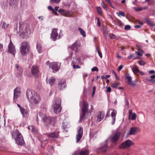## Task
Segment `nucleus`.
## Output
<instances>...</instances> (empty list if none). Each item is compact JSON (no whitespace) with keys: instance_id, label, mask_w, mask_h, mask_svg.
Listing matches in <instances>:
<instances>
[{"instance_id":"obj_1","label":"nucleus","mask_w":155,"mask_h":155,"mask_svg":"<svg viewBox=\"0 0 155 155\" xmlns=\"http://www.w3.org/2000/svg\"><path fill=\"white\" fill-rule=\"evenodd\" d=\"M19 29L20 31H21L24 28V30L21 32L20 35L21 37L23 39H26L28 37V35L30 34V31L29 28V26L25 24L23 22H20L19 23Z\"/></svg>"},{"instance_id":"obj_2","label":"nucleus","mask_w":155,"mask_h":155,"mask_svg":"<svg viewBox=\"0 0 155 155\" xmlns=\"http://www.w3.org/2000/svg\"><path fill=\"white\" fill-rule=\"evenodd\" d=\"M39 116L41 118V120L46 126L48 127L51 122V117L45 114H43L41 112H39L36 115V121L38 123V117Z\"/></svg>"},{"instance_id":"obj_3","label":"nucleus","mask_w":155,"mask_h":155,"mask_svg":"<svg viewBox=\"0 0 155 155\" xmlns=\"http://www.w3.org/2000/svg\"><path fill=\"white\" fill-rule=\"evenodd\" d=\"M82 107L81 109V114L80 115L79 122H81L85 117L86 114L88 112V104L87 102L83 100L81 102Z\"/></svg>"},{"instance_id":"obj_4","label":"nucleus","mask_w":155,"mask_h":155,"mask_svg":"<svg viewBox=\"0 0 155 155\" xmlns=\"http://www.w3.org/2000/svg\"><path fill=\"white\" fill-rule=\"evenodd\" d=\"M30 46L28 42L26 41H24L22 43L20 48V51L23 56H26L30 50Z\"/></svg>"},{"instance_id":"obj_5","label":"nucleus","mask_w":155,"mask_h":155,"mask_svg":"<svg viewBox=\"0 0 155 155\" xmlns=\"http://www.w3.org/2000/svg\"><path fill=\"white\" fill-rule=\"evenodd\" d=\"M61 99L57 98L54 100L53 103V108L54 112L55 114H59L61 110Z\"/></svg>"},{"instance_id":"obj_6","label":"nucleus","mask_w":155,"mask_h":155,"mask_svg":"<svg viewBox=\"0 0 155 155\" xmlns=\"http://www.w3.org/2000/svg\"><path fill=\"white\" fill-rule=\"evenodd\" d=\"M120 135L121 133L120 132H116L110 138L111 143L114 145H117Z\"/></svg>"},{"instance_id":"obj_7","label":"nucleus","mask_w":155,"mask_h":155,"mask_svg":"<svg viewBox=\"0 0 155 155\" xmlns=\"http://www.w3.org/2000/svg\"><path fill=\"white\" fill-rule=\"evenodd\" d=\"M15 140L18 145H22L24 143V141L21 134L18 131Z\"/></svg>"},{"instance_id":"obj_8","label":"nucleus","mask_w":155,"mask_h":155,"mask_svg":"<svg viewBox=\"0 0 155 155\" xmlns=\"http://www.w3.org/2000/svg\"><path fill=\"white\" fill-rule=\"evenodd\" d=\"M41 100L40 96L37 93L34 94L33 96L30 99V101L35 104H38L40 102Z\"/></svg>"},{"instance_id":"obj_9","label":"nucleus","mask_w":155,"mask_h":155,"mask_svg":"<svg viewBox=\"0 0 155 155\" xmlns=\"http://www.w3.org/2000/svg\"><path fill=\"white\" fill-rule=\"evenodd\" d=\"M61 63L58 62H53L50 64L49 67L51 68L54 73L58 71L60 68Z\"/></svg>"},{"instance_id":"obj_10","label":"nucleus","mask_w":155,"mask_h":155,"mask_svg":"<svg viewBox=\"0 0 155 155\" xmlns=\"http://www.w3.org/2000/svg\"><path fill=\"white\" fill-rule=\"evenodd\" d=\"M58 30V29L57 28H54L52 30L50 38L54 41H55L57 39H59L60 38L59 36H58V34L57 32Z\"/></svg>"},{"instance_id":"obj_11","label":"nucleus","mask_w":155,"mask_h":155,"mask_svg":"<svg viewBox=\"0 0 155 155\" xmlns=\"http://www.w3.org/2000/svg\"><path fill=\"white\" fill-rule=\"evenodd\" d=\"M83 134V129L82 127L78 128L77 131V134H76V143H78L81 138Z\"/></svg>"},{"instance_id":"obj_12","label":"nucleus","mask_w":155,"mask_h":155,"mask_svg":"<svg viewBox=\"0 0 155 155\" xmlns=\"http://www.w3.org/2000/svg\"><path fill=\"white\" fill-rule=\"evenodd\" d=\"M134 144L130 140H126L125 142H123L120 145V148H123L127 147H129L131 145Z\"/></svg>"},{"instance_id":"obj_13","label":"nucleus","mask_w":155,"mask_h":155,"mask_svg":"<svg viewBox=\"0 0 155 155\" xmlns=\"http://www.w3.org/2000/svg\"><path fill=\"white\" fill-rule=\"evenodd\" d=\"M36 93L34 91L28 89L26 91V95L27 98L30 101V99L34 95V94Z\"/></svg>"},{"instance_id":"obj_14","label":"nucleus","mask_w":155,"mask_h":155,"mask_svg":"<svg viewBox=\"0 0 155 155\" xmlns=\"http://www.w3.org/2000/svg\"><path fill=\"white\" fill-rule=\"evenodd\" d=\"M79 47L80 45L78 42L76 41L72 45L71 48L72 50H75L76 52H78Z\"/></svg>"},{"instance_id":"obj_15","label":"nucleus","mask_w":155,"mask_h":155,"mask_svg":"<svg viewBox=\"0 0 155 155\" xmlns=\"http://www.w3.org/2000/svg\"><path fill=\"white\" fill-rule=\"evenodd\" d=\"M47 136L52 138H57L58 137L59 132L58 131H54L47 134Z\"/></svg>"},{"instance_id":"obj_16","label":"nucleus","mask_w":155,"mask_h":155,"mask_svg":"<svg viewBox=\"0 0 155 155\" xmlns=\"http://www.w3.org/2000/svg\"><path fill=\"white\" fill-rule=\"evenodd\" d=\"M31 72L32 74L35 76H37L39 72V70L37 66L33 65L31 68Z\"/></svg>"},{"instance_id":"obj_17","label":"nucleus","mask_w":155,"mask_h":155,"mask_svg":"<svg viewBox=\"0 0 155 155\" xmlns=\"http://www.w3.org/2000/svg\"><path fill=\"white\" fill-rule=\"evenodd\" d=\"M104 112L103 111H100L98 113L97 116V121L99 122L101 121L104 118Z\"/></svg>"},{"instance_id":"obj_18","label":"nucleus","mask_w":155,"mask_h":155,"mask_svg":"<svg viewBox=\"0 0 155 155\" xmlns=\"http://www.w3.org/2000/svg\"><path fill=\"white\" fill-rule=\"evenodd\" d=\"M138 129V128L137 127L131 128L129 131V133L128 134V135H134L135 134Z\"/></svg>"},{"instance_id":"obj_19","label":"nucleus","mask_w":155,"mask_h":155,"mask_svg":"<svg viewBox=\"0 0 155 155\" xmlns=\"http://www.w3.org/2000/svg\"><path fill=\"white\" fill-rule=\"evenodd\" d=\"M20 93V88H15L14 90V97H17L19 95Z\"/></svg>"},{"instance_id":"obj_20","label":"nucleus","mask_w":155,"mask_h":155,"mask_svg":"<svg viewBox=\"0 0 155 155\" xmlns=\"http://www.w3.org/2000/svg\"><path fill=\"white\" fill-rule=\"evenodd\" d=\"M21 114L23 117H27L28 115V112L27 110L25 109L24 108L20 110Z\"/></svg>"},{"instance_id":"obj_21","label":"nucleus","mask_w":155,"mask_h":155,"mask_svg":"<svg viewBox=\"0 0 155 155\" xmlns=\"http://www.w3.org/2000/svg\"><path fill=\"white\" fill-rule=\"evenodd\" d=\"M55 81V79L53 77H51L47 81V82L49 83L51 86H52Z\"/></svg>"},{"instance_id":"obj_22","label":"nucleus","mask_w":155,"mask_h":155,"mask_svg":"<svg viewBox=\"0 0 155 155\" xmlns=\"http://www.w3.org/2000/svg\"><path fill=\"white\" fill-rule=\"evenodd\" d=\"M59 87H66V83L64 79H61L59 82L58 84Z\"/></svg>"},{"instance_id":"obj_23","label":"nucleus","mask_w":155,"mask_h":155,"mask_svg":"<svg viewBox=\"0 0 155 155\" xmlns=\"http://www.w3.org/2000/svg\"><path fill=\"white\" fill-rule=\"evenodd\" d=\"M116 112L114 110H113V111L111 113V116L112 118V125H114L115 121L116 115Z\"/></svg>"},{"instance_id":"obj_24","label":"nucleus","mask_w":155,"mask_h":155,"mask_svg":"<svg viewBox=\"0 0 155 155\" xmlns=\"http://www.w3.org/2000/svg\"><path fill=\"white\" fill-rule=\"evenodd\" d=\"M107 145L105 144L103 146L99 148L98 150L99 152H105L107 151Z\"/></svg>"},{"instance_id":"obj_25","label":"nucleus","mask_w":155,"mask_h":155,"mask_svg":"<svg viewBox=\"0 0 155 155\" xmlns=\"http://www.w3.org/2000/svg\"><path fill=\"white\" fill-rule=\"evenodd\" d=\"M8 47L9 52L12 54L14 55L15 51V47L14 46Z\"/></svg>"},{"instance_id":"obj_26","label":"nucleus","mask_w":155,"mask_h":155,"mask_svg":"<svg viewBox=\"0 0 155 155\" xmlns=\"http://www.w3.org/2000/svg\"><path fill=\"white\" fill-rule=\"evenodd\" d=\"M28 128L30 130H31L32 131L35 133H37V128L31 125L29 126L28 127Z\"/></svg>"},{"instance_id":"obj_27","label":"nucleus","mask_w":155,"mask_h":155,"mask_svg":"<svg viewBox=\"0 0 155 155\" xmlns=\"http://www.w3.org/2000/svg\"><path fill=\"white\" fill-rule=\"evenodd\" d=\"M88 154L89 151L87 150H82L79 153L80 155H88Z\"/></svg>"},{"instance_id":"obj_28","label":"nucleus","mask_w":155,"mask_h":155,"mask_svg":"<svg viewBox=\"0 0 155 155\" xmlns=\"http://www.w3.org/2000/svg\"><path fill=\"white\" fill-rule=\"evenodd\" d=\"M120 85V83L117 82V81L114 82L111 84L112 87H117Z\"/></svg>"},{"instance_id":"obj_29","label":"nucleus","mask_w":155,"mask_h":155,"mask_svg":"<svg viewBox=\"0 0 155 155\" xmlns=\"http://www.w3.org/2000/svg\"><path fill=\"white\" fill-rule=\"evenodd\" d=\"M78 30L80 32L81 35L83 37H85L86 36V33L83 29H82L81 28H79Z\"/></svg>"},{"instance_id":"obj_30","label":"nucleus","mask_w":155,"mask_h":155,"mask_svg":"<svg viewBox=\"0 0 155 155\" xmlns=\"http://www.w3.org/2000/svg\"><path fill=\"white\" fill-rule=\"evenodd\" d=\"M144 20L146 22L151 26L153 27L154 26V24L150 21L148 18H145Z\"/></svg>"},{"instance_id":"obj_31","label":"nucleus","mask_w":155,"mask_h":155,"mask_svg":"<svg viewBox=\"0 0 155 155\" xmlns=\"http://www.w3.org/2000/svg\"><path fill=\"white\" fill-rule=\"evenodd\" d=\"M37 48L38 50V52L39 53H42V51L41 49V47L40 45L38 44L37 45Z\"/></svg>"},{"instance_id":"obj_32","label":"nucleus","mask_w":155,"mask_h":155,"mask_svg":"<svg viewBox=\"0 0 155 155\" xmlns=\"http://www.w3.org/2000/svg\"><path fill=\"white\" fill-rule=\"evenodd\" d=\"M63 14L66 16H68L70 17L71 15V14H70V12L69 11L67 10V11H64V13H63Z\"/></svg>"},{"instance_id":"obj_33","label":"nucleus","mask_w":155,"mask_h":155,"mask_svg":"<svg viewBox=\"0 0 155 155\" xmlns=\"http://www.w3.org/2000/svg\"><path fill=\"white\" fill-rule=\"evenodd\" d=\"M137 84L136 80H135L134 81H131V82L129 83V84L131 86H136Z\"/></svg>"},{"instance_id":"obj_34","label":"nucleus","mask_w":155,"mask_h":155,"mask_svg":"<svg viewBox=\"0 0 155 155\" xmlns=\"http://www.w3.org/2000/svg\"><path fill=\"white\" fill-rule=\"evenodd\" d=\"M61 0H50V2L51 4L55 3L57 4L60 2Z\"/></svg>"},{"instance_id":"obj_35","label":"nucleus","mask_w":155,"mask_h":155,"mask_svg":"<svg viewBox=\"0 0 155 155\" xmlns=\"http://www.w3.org/2000/svg\"><path fill=\"white\" fill-rule=\"evenodd\" d=\"M132 70L133 72L134 73H136L138 72L139 71V70L136 67H134L132 68Z\"/></svg>"},{"instance_id":"obj_36","label":"nucleus","mask_w":155,"mask_h":155,"mask_svg":"<svg viewBox=\"0 0 155 155\" xmlns=\"http://www.w3.org/2000/svg\"><path fill=\"white\" fill-rule=\"evenodd\" d=\"M97 10L99 15H101L102 13V10L100 7H97Z\"/></svg>"},{"instance_id":"obj_37","label":"nucleus","mask_w":155,"mask_h":155,"mask_svg":"<svg viewBox=\"0 0 155 155\" xmlns=\"http://www.w3.org/2000/svg\"><path fill=\"white\" fill-rule=\"evenodd\" d=\"M150 78V77H147L146 78V80L149 82L152 83H155V81L152 79H151Z\"/></svg>"},{"instance_id":"obj_38","label":"nucleus","mask_w":155,"mask_h":155,"mask_svg":"<svg viewBox=\"0 0 155 155\" xmlns=\"http://www.w3.org/2000/svg\"><path fill=\"white\" fill-rule=\"evenodd\" d=\"M8 25L9 24H6L5 22L4 21L2 24V28L4 29H6L7 28Z\"/></svg>"},{"instance_id":"obj_39","label":"nucleus","mask_w":155,"mask_h":155,"mask_svg":"<svg viewBox=\"0 0 155 155\" xmlns=\"http://www.w3.org/2000/svg\"><path fill=\"white\" fill-rule=\"evenodd\" d=\"M126 78L127 79L128 84L130 83V82H131L132 81V78L129 75H127L126 76Z\"/></svg>"},{"instance_id":"obj_40","label":"nucleus","mask_w":155,"mask_h":155,"mask_svg":"<svg viewBox=\"0 0 155 155\" xmlns=\"http://www.w3.org/2000/svg\"><path fill=\"white\" fill-rule=\"evenodd\" d=\"M96 50L97 51L98 54H99V56H100V57L101 58H102V53L98 49V48L97 47H96Z\"/></svg>"},{"instance_id":"obj_41","label":"nucleus","mask_w":155,"mask_h":155,"mask_svg":"<svg viewBox=\"0 0 155 155\" xmlns=\"http://www.w3.org/2000/svg\"><path fill=\"white\" fill-rule=\"evenodd\" d=\"M103 31L104 35L106 38H107L108 34V31L106 29H104Z\"/></svg>"},{"instance_id":"obj_42","label":"nucleus","mask_w":155,"mask_h":155,"mask_svg":"<svg viewBox=\"0 0 155 155\" xmlns=\"http://www.w3.org/2000/svg\"><path fill=\"white\" fill-rule=\"evenodd\" d=\"M117 13L118 15H121L123 17H125V13L121 11L119 12L118 13L117 12Z\"/></svg>"},{"instance_id":"obj_43","label":"nucleus","mask_w":155,"mask_h":155,"mask_svg":"<svg viewBox=\"0 0 155 155\" xmlns=\"http://www.w3.org/2000/svg\"><path fill=\"white\" fill-rule=\"evenodd\" d=\"M137 117V115L135 113H133L132 115V117L131 118V120H135Z\"/></svg>"},{"instance_id":"obj_44","label":"nucleus","mask_w":155,"mask_h":155,"mask_svg":"<svg viewBox=\"0 0 155 155\" xmlns=\"http://www.w3.org/2000/svg\"><path fill=\"white\" fill-rule=\"evenodd\" d=\"M138 63L141 66H143L145 64V63L143 61H138Z\"/></svg>"},{"instance_id":"obj_45","label":"nucleus","mask_w":155,"mask_h":155,"mask_svg":"<svg viewBox=\"0 0 155 155\" xmlns=\"http://www.w3.org/2000/svg\"><path fill=\"white\" fill-rule=\"evenodd\" d=\"M131 26L130 25H127L125 26L124 29L126 30H129L130 29Z\"/></svg>"},{"instance_id":"obj_46","label":"nucleus","mask_w":155,"mask_h":155,"mask_svg":"<svg viewBox=\"0 0 155 155\" xmlns=\"http://www.w3.org/2000/svg\"><path fill=\"white\" fill-rule=\"evenodd\" d=\"M102 6L105 9H107V8L105 5V3L104 2L102 1V2L101 4Z\"/></svg>"},{"instance_id":"obj_47","label":"nucleus","mask_w":155,"mask_h":155,"mask_svg":"<svg viewBox=\"0 0 155 155\" xmlns=\"http://www.w3.org/2000/svg\"><path fill=\"white\" fill-rule=\"evenodd\" d=\"M98 70H99L98 68L96 67H94L91 69V71H98Z\"/></svg>"},{"instance_id":"obj_48","label":"nucleus","mask_w":155,"mask_h":155,"mask_svg":"<svg viewBox=\"0 0 155 155\" xmlns=\"http://www.w3.org/2000/svg\"><path fill=\"white\" fill-rule=\"evenodd\" d=\"M109 35L110 36V38L111 39H114L116 37L115 35L114 34H110Z\"/></svg>"},{"instance_id":"obj_49","label":"nucleus","mask_w":155,"mask_h":155,"mask_svg":"<svg viewBox=\"0 0 155 155\" xmlns=\"http://www.w3.org/2000/svg\"><path fill=\"white\" fill-rule=\"evenodd\" d=\"M48 8L49 10L52 11V13L54 12V10L51 6H48Z\"/></svg>"},{"instance_id":"obj_50","label":"nucleus","mask_w":155,"mask_h":155,"mask_svg":"<svg viewBox=\"0 0 155 155\" xmlns=\"http://www.w3.org/2000/svg\"><path fill=\"white\" fill-rule=\"evenodd\" d=\"M134 56V55L133 54H131L129 56H128L127 57V58L129 60L131 59L132 58H133Z\"/></svg>"},{"instance_id":"obj_51","label":"nucleus","mask_w":155,"mask_h":155,"mask_svg":"<svg viewBox=\"0 0 155 155\" xmlns=\"http://www.w3.org/2000/svg\"><path fill=\"white\" fill-rule=\"evenodd\" d=\"M125 103L126 106H127V107L128 108V107H129V102L126 98H125Z\"/></svg>"},{"instance_id":"obj_52","label":"nucleus","mask_w":155,"mask_h":155,"mask_svg":"<svg viewBox=\"0 0 155 155\" xmlns=\"http://www.w3.org/2000/svg\"><path fill=\"white\" fill-rule=\"evenodd\" d=\"M107 2L108 3L109 5L112 8H113L112 6V4L111 3V1L110 0H104Z\"/></svg>"},{"instance_id":"obj_53","label":"nucleus","mask_w":155,"mask_h":155,"mask_svg":"<svg viewBox=\"0 0 155 155\" xmlns=\"http://www.w3.org/2000/svg\"><path fill=\"white\" fill-rule=\"evenodd\" d=\"M123 65H121L117 68V70L118 71H120L123 68Z\"/></svg>"},{"instance_id":"obj_54","label":"nucleus","mask_w":155,"mask_h":155,"mask_svg":"<svg viewBox=\"0 0 155 155\" xmlns=\"http://www.w3.org/2000/svg\"><path fill=\"white\" fill-rule=\"evenodd\" d=\"M14 0H9V5H13L14 4Z\"/></svg>"},{"instance_id":"obj_55","label":"nucleus","mask_w":155,"mask_h":155,"mask_svg":"<svg viewBox=\"0 0 155 155\" xmlns=\"http://www.w3.org/2000/svg\"><path fill=\"white\" fill-rule=\"evenodd\" d=\"M73 68L74 69H77V68H80V67L79 66L77 65H73Z\"/></svg>"},{"instance_id":"obj_56","label":"nucleus","mask_w":155,"mask_h":155,"mask_svg":"<svg viewBox=\"0 0 155 155\" xmlns=\"http://www.w3.org/2000/svg\"><path fill=\"white\" fill-rule=\"evenodd\" d=\"M134 10L136 11H139L141 10L142 9V8H134Z\"/></svg>"},{"instance_id":"obj_57","label":"nucleus","mask_w":155,"mask_h":155,"mask_svg":"<svg viewBox=\"0 0 155 155\" xmlns=\"http://www.w3.org/2000/svg\"><path fill=\"white\" fill-rule=\"evenodd\" d=\"M149 74H154L155 73V71L153 70L150 71H149Z\"/></svg>"},{"instance_id":"obj_58","label":"nucleus","mask_w":155,"mask_h":155,"mask_svg":"<svg viewBox=\"0 0 155 155\" xmlns=\"http://www.w3.org/2000/svg\"><path fill=\"white\" fill-rule=\"evenodd\" d=\"M64 10L62 9H60L58 10V12L59 13H64Z\"/></svg>"},{"instance_id":"obj_59","label":"nucleus","mask_w":155,"mask_h":155,"mask_svg":"<svg viewBox=\"0 0 155 155\" xmlns=\"http://www.w3.org/2000/svg\"><path fill=\"white\" fill-rule=\"evenodd\" d=\"M96 88H93V91L92 94V96L93 97Z\"/></svg>"},{"instance_id":"obj_60","label":"nucleus","mask_w":155,"mask_h":155,"mask_svg":"<svg viewBox=\"0 0 155 155\" xmlns=\"http://www.w3.org/2000/svg\"><path fill=\"white\" fill-rule=\"evenodd\" d=\"M134 27L136 28H141V26L139 25H135Z\"/></svg>"},{"instance_id":"obj_61","label":"nucleus","mask_w":155,"mask_h":155,"mask_svg":"<svg viewBox=\"0 0 155 155\" xmlns=\"http://www.w3.org/2000/svg\"><path fill=\"white\" fill-rule=\"evenodd\" d=\"M3 45L2 44H0V51H2Z\"/></svg>"},{"instance_id":"obj_62","label":"nucleus","mask_w":155,"mask_h":155,"mask_svg":"<svg viewBox=\"0 0 155 155\" xmlns=\"http://www.w3.org/2000/svg\"><path fill=\"white\" fill-rule=\"evenodd\" d=\"M135 52L138 55H139V56H142L143 54H142V53H140L139 52L137 51H135Z\"/></svg>"},{"instance_id":"obj_63","label":"nucleus","mask_w":155,"mask_h":155,"mask_svg":"<svg viewBox=\"0 0 155 155\" xmlns=\"http://www.w3.org/2000/svg\"><path fill=\"white\" fill-rule=\"evenodd\" d=\"M91 108H90V109L89 110V112L90 114L91 113V112L92 111V110L94 109L93 108V106L92 105H91Z\"/></svg>"},{"instance_id":"obj_64","label":"nucleus","mask_w":155,"mask_h":155,"mask_svg":"<svg viewBox=\"0 0 155 155\" xmlns=\"http://www.w3.org/2000/svg\"><path fill=\"white\" fill-rule=\"evenodd\" d=\"M97 25L98 27H100V20L98 18H97Z\"/></svg>"}]
</instances>
